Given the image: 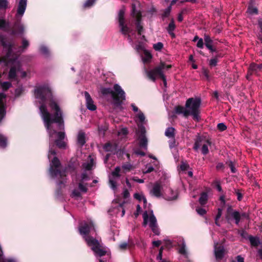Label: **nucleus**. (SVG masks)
<instances>
[{"mask_svg": "<svg viewBox=\"0 0 262 262\" xmlns=\"http://www.w3.org/2000/svg\"><path fill=\"white\" fill-rule=\"evenodd\" d=\"M208 200V194L206 192H202L199 199V203L202 205H205Z\"/></svg>", "mask_w": 262, "mask_h": 262, "instance_id": "obj_27", "label": "nucleus"}, {"mask_svg": "<svg viewBox=\"0 0 262 262\" xmlns=\"http://www.w3.org/2000/svg\"><path fill=\"white\" fill-rule=\"evenodd\" d=\"M29 45V41L25 38H23L22 40V46L21 48L23 50L26 49Z\"/></svg>", "mask_w": 262, "mask_h": 262, "instance_id": "obj_44", "label": "nucleus"}, {"mask_svg": "<svg viewBox=\"0 0 262 262\" xmlns=\"http://www.w3.org/2000/svg\"><path fill=\"white\" fill-rule=\"evenodd\" d=\"M180 167L182 171H185L188 168L189 165L185 163L182 162Z\"/></svg>", "mask_w": 262, "mask_h": 262, "instance_id": "obj_51", "label": "nucleus"}, {"mask_svg": "<svg viewBox=\"0 0 262 262\" xmlns=\"http://www.w3.org/2000/svg\"><path fill=\"white\" fill-rule=\"evenodd\" d=\"M143 225H149L152 232L156 235H159L160 231L157 226V220L153 214L152 211H150L149 213L145 211L143 214Z\"/></svg>", "mask_w": 262, "mask_h": 262, "instance_id": "obj_10", "label": "nucleus"}, {"mask_svg": "<svg viewBox=\"0 0 262 262\" xmlns=\"http://www.w3.org/2000/svg\"><path fill=\"white\" fill-rule=\"evenodd\" d=\"M72 196L73 197H80L81 196V194L80 192L78 190L74 189L72 191Z\"/></svg>", "mask_w": 262, "mask_h": 262, "instance_id": "obj_52", "label": "nucleus"}, {"mask_svg": "<svg viewBox=\"0 0 262 262\" xmlns=\"http://www.w3.org/2000/svg\"><path fill=\"white\" fill-rule=\"evenodd\" d=\"M171 10V6H168L166 9H165L163 13L162 14V17H168L170 13Z\"/></svg>", "mask_w": 262, "mask_h": 262, "instance_id": "obj_36", "label": "nucleus"}, {"mask_svg": "<svg viewBox=\"0 0 262 262\" xmlns=\"http://www.w3.org/2000/svg\"><path fill=\"white\" fill-rule=\"evenodd\" d=\"M85 134L82 131H79L77 135V144L82 146L85 143Z\"/></svg>", "mask_w": 262, "mask_h": 262, "instance_id": "obj_22", "label": "nucleus"}, {"mask_svg": "<svg viewBox=\"0 0 262 262\" xmlns=\"http://www.w3.org/2000/svg\"><path fill=\"white\" fill-rule=\"evenodd\" d=\"M217 128L220 131H224L226 129L227 127L223 123H220L217 124Z\"/></svg>", "mask_w": 262, "mask_h": 262, "instance_id": "obj_47", "label": "nucleus"}, {"mask_svg": "<svg viewBox=\"0 0 262 262\" xmlns=\"http://www.w3.org/2000/svg\"><path fill=\"white\" fill-rule=\"evenodd\" d=\"M103 148L106 151H115L117 149V145L115 143H107L104 145Z\"/></svg>", "mask_w": 262, "mask_h": 262, "instance_id": "obj_23", "label": "nucleus"}, {"mask_svg": "<svg viewBox=\"0 0 262 262\" xmlns=\"http://www.w3.org/2000/svg\"><path fill=\"white\" fill-rule=\"evenodd\" d=\"M24 90L22 86H19L15 90V95L16 97L19 96L23 93Z\"/></svg>", "mask_w": 262, "mask_h": 262, "instance_id": "obj_45", "label": "nucleus"}, {"mask_svg": "<svg viewBox=\"0 0 262 262\" xmlns=\"http://www.w3.org/2000/svg\"><path fill=\"white\" fill-rule=\"evenodd\" d=\"M241 215L238 211H234L231 207H228L226 214V219L228 221L234 219L235 224L238 225L241 220Z\"/></svg>", "mask_w": 262, "mask_h": 262, "instance_id": "obj_13", "label": "nucleus"}, {"mask_svg": "<svg viewBox=\"0 0 262 262\" xmlns=\"http://www.w3.org/2000/svg\"><path fill=\"white\" fill-rule=\"evenodd\" d=\"M0 40L4 48L7 50L6 56L0 59V64L3 63L4 66H10L8 73L9 79L17 81L19 77L25 78L27 76V73L23 70L21 64L18 57L11 56L12 47L14 45L6 40L3 36L0 37Z\"/></svg>", "mask_w": 262, "mask_h": 262, "instance_id": "obj_2", "label": "nucleus"}, {"mask_svg": "<svg viewBox=\"0 0 262 262\" xmlns=\"http://www.w3.org/2000/svg\"><path fill=\"white\" fill-rule=\"evenodd\" d=\"M125 10L124 8L120 9L118 15L120 31L124 35H127V39L130 42H133L134 39H138L137 36H141L143 33V27L140 24V19L141 17V13L136 10V4H132V15L136 19V27L138 33L136 34L135 31L132 30L128 28L125 23L124 19Z\"/></svg>", "mask_w": 262, "mask_h": 262, "instance_id": "obj_4", "label": "nucleus"}, {"mask_svg": "<svg viewBox=\"0 0 262 262\" xmlns=\"http://www.w3.org/2000/svg\"><path fill=\"white\" fill-rule=\"evenodd\" d=\"M132 180L134 181L137 182L139 183H143L144 182L143 179H140L138 178L137 177H133L132 178Z\"/></svg>", "mask_w": 262, "mask_h": 262, "instance_id": "obj_57", "label": "nucleus"}, {"mask_svg": "<svg viewBox=\"0 0 262 262\" xmlns=\"http://www.w3.org/2000/svg\"><path fill=\"white\" fill-rule=\"evenodd\" d=\"M80 234L84 238L88 246L91 247L94 252L95 256L101 257L106 255L108 258H110V253L108 249L104 246L96 238L90 236L89 234L94 231L95 232V227L92 221L84 222L79 227Z\"/></svg>", "mask_w": 262, "mask_h": 262, "instance_id": "obj_3", "label": "nucleus"}, {"mask_svg": "<svg viewBox=\"0 0 262 262\" xmlns=\"http://www.w3.org/2000/svg\"><path fill=\"white\" fill-rule=\"evenodd\" d=\"M131 106L133 108V110L135 112H137V113L139 112V111H140V110H139L137 106H136L135 104H131Z\"/></svg>", "mask_w": 262, "mask_h": 262, "instance_id": "obj_60", "label": "nucleus"}, {"mask_svg": "<svg viewBox=\"0 0 262 262\" xmlns=\"http://www.w3.org/2000/svg\"><path fill=\"white\" fill-rule=\"evenodd\" d=\"M145 128L142 126H139V130L138 132V139L139 140L140 146L146 149L147 146V139L145 136Z\"/></svg>", "mask_w": 262, "mask_h": 262, "instance_id": "obj_12", "label": "nucleus"}, {"mask_svg": "<svg viewBox=\"0 0 262 262\" xmlns=\"http://www.w3.org/2000/svg\"><path fill=\"white\" fill-rule=\"evenodd\" d=\"M7 145V139L6 138L0 135V147L5 148Z\"/></svg>", "mask_w": 262, "mask_h": 262, "instance_id": "obj_35", "label": "nucleus"}, {"mask_svg": "<svg viewBox=\"0 0 262 262\" xmlns=\"http://www.w3.org/2000/svg\"><path fill=\"white\" fill-rule=\"evenodd\" d=\"M261 70L262 64L251 63L248 69V73L246 76L247 79L250 80V76L252 75H255L258 76Z\"/></svg>", "mask_w": 262, "mask_h": 262, "instance_id": "obj_14", "label": "nucleus"}, {"mask_svg": "<svg viewBox=\"0 0 262 262\" xmlns=\"http://www.w3.org/2000/svg\"><path fill=\"white\" fill-rule=\"evenodd\" d=\"M95 0H87L83 5L85 8L90 7L92 6L95 3Z\"/></svg>", "mask_w": 262, "mask_h": 262, "instance_id": "obj_43", "label": "nucleus"}, {"mask_svg": "<svg viewBox=\"0 0 262 262\" xmlns=\"http://www.w3.org/2000/svg\"><path fill=\"white\" fill-rule=\"evenodd\" d=\"M163 48V44L161 42H159L157 43L154 44V45H153V48L156 51H161Z\"/></svg>", "mask_w": 262, "mask_h": 262, "instance_id": "obj_37", "label": "nucleus"}, {"mask_svg": "<svg viewBox=\"0 0 262 262\" xmlns=\"http://www.w3.org/2000/svg\"><path fill=\"white\" fill-rule=\"evenodd\" d=\"M100 92L103 96L110 95L116 106H119L125 99V92L121 86L117 84L114 86V91L110 88H102Z\"/></svg>", "mask_w": 262, "mask_h": 262, "instance_id": "obj_6", "label": "nucleus"}, {"mask_svg": "<svg viewBox=\"0 0 262 262\" xmlns=\"http://www.w3.org/2000/svg\"><path fill=\"white\" fill-rule=\"evenodd\" d=\"M154 170V168L152 166H149L147 170H146L145 171H143V173H149V172H151V171H152Z\"/></svg>", "mask_w": 262, "mask_h": 262, "instance_id": "obj_59", "label": "nucleus"}, {"mask_svg": "<svg viewBox=\"0 0 262 262\" xmlns=\"http://www.w3.org/2000/svg\"><path fill=\"white\" fill-rule=\"evenodd\" d=\"M258 25L260 29V33H258V37L259 40L261 41V43H262V18H260L258 19Z\"/></svg>", "mask_w": 262, "mask_h": 262, "instance_id": "obj_32", "label": "nucleus"}, {"mask_svg": "<svg viewBox=\"0 0 262 262\" xmlns=\"http://www.w3.org/2000/svg\"><path fill=\"white\" fill-rule=\"evenodd\" d=\"M135 49L138 52H139L141 51H143L144 52V51L145 50H144V47L142 43H141L140 42H139L138 43V44L136 46Z\"/></svg>", "mask_w": 262, "mask_h": 262, "instance_id": "obj_41", "label": "nucleus"}, {"mask_svg": "<svg viewBox=\"0 0 262 262\" xmlns=\"http://www.w3.org/2000/svg\"><path fill=\"white\" fill-rule=\"evenodd\" d=\"M125 172L129 171L134 168V166L129 163L124 164L122 166Z\"/></svg>", "mask_w": 262, "mask_h": 262, "instance_id": "obj_34", "label": "nucleus"}, {"mask_svg": "<svg viewBox=\"0 0 262 262\" xmlns=\"http://www.w3.org/2000/svg\"><path fill=\"white\" fill-rule=\"evenodd\" d=\"M129 193L127 190L125 189L123 191V196L125 198H127L129 196Z\"/></svg>", "mask_w": 262, "mask_h": 262, "instance_id": "obj_63", "label": "nucleus"}, {"mask_svg": "<svg viewBox=\"0 0 262 262\" xmlns=\"http://www.w3.org/2000/svg\"><path fill=\"white\" fill-rule=\"evenodd\" d=\"M152 244L154 246L159 247L161 244V242L160 241H154Z\"/></svg>", "mask_w": 262, "mask_h": 262, "instance_id": "obj_61", "label": "nucleus"}, {"mask_svg": "<svg viewBox=\"0 0 262 262\" xmlns=\"http://www.w3.org/2000/svg\"><path fill=\"white\" fill-rule=\"evenodd\" d=\"M170 68V65L166 66L164 63H161L159 66L156 67L152 70L148 71L145 69V72L148 78L153 81H155L156 78H161L164 86H166L167 83L165 77L163 74V70L165 69H169Z\"/></svg>", "mask_w": 262, "mask_h": 262, "instance_id": "obj_9", "label": "nucleus"}, {"mask_svg": "<svg viewBox=\"0 0 262 262\" xmlns=\"http://www.w3.org/2000/svg\"><path fill=\"white\" fill-rule=\"evenodd\" d=\"M34 95L40 104V113L50 139L48 155V158L50 159L51 156L56 155V152L53 149L54 143L60 148L66 147V143L62 140L65 138L64 132L57 133L56 130V129H64L62 113L59 106L53 99L51 89L48 85L36 86Z\"/></svg>", "mask_w": 262, "mask_h": 262, "instance_id": "obj_1", "label": "nucleus"}, {"mask_svg": "<svg viewBox=\"0 0 262 262\" xmlns=\"http://www.w3.org/2000/svg\"><path fill=\"white\" fill-rule=\"evenodd\" d=\"M258 10L256 8L250 6L248 8L247 12L250 14H257Z\"/></svg>", "mask_w": 262, "mask_h": 262, "instance_id": "obj_40", "label": "nucleus"}, {"mask_svg": "<svg viewBox=\"0 0 262 262\" xmlns=\"http://www.w3.org/2000/svg\"><path fill=\"white\" fill-rule=\"evenodd\" d=\"M141 211V208L139 205H138L137 206V210L136 212L135 213V215L137 217L139 214H140V212Z\"/></svg>", "mask_w": 262, "mask_h": 262, "instance_id": "obj_55", "label": "nucleus"}, {"mask_svg": "<svg viewBox=\"0 0 262 262\" xmlns=\"http://www.w3.org/2000/svg\"><path fill=\"white\" fill-rule=\"evenodd\" d=\"M163 247H161L160 250H159V254L158 255L157 257V259L158 260H162V251H163Z\"/></svg>", "mask_w": 262, "mask_h": 262, "instance_id": "obj_56", "label": "nucleus"}, {"mask_svg": "<svg viewBox=\"0 0 262 262\" xmlns=\"http://www.w3.org/2000/svg\"><path fill=\"white\" fill-rule=\"evenodd\" d=\"M9 24L7 23L4 19H0V29L8 32L9 31Z\"/></svg>", "mask_w": 262, "mask_h": 262, "instance_id": "obj_25", "label": "nucleus"}, {"mask_svg": "<svg viewBox=\"0 0 262 262\" xmlns=\"http://www.w3.org/2000/svg\"><path fill=\"white\" fill-rule=\"evenodd\" d=\"M144 57L143 58V61L144 62H149L152 56L151 54L148 52L147 50H145L144 52Z\"/></svg>", "mask_w": 262, "mask_h": 262, "instance_id": "obj_31", "label": "nucleus"}, {"mask_svg": "<svg viewBox=\"0 0 262 262\" xmlns=\"http://www.w3.org/2000/svg\"><path fill=\"white\" fill-rule=\"evenodd\" d=\"M202 147V152L203 155H206L208 153V146L210 145V142L208 140H203L201 138H199L196 140L194 145V149L197 150L200 146Z\"/></svg>", "mask_w": 262, "mask_h": 262, "instance_id": "obj_11", "label": "nucleus"}, {"mask_svg": "<svg viewBox=\"0 0 262 262\" xmlns=\"http://www.w3.org/2000/svg\"><path fill=\"white\" fill-rule=\"evenodd\" d=\"M183 19V12H181L179 14L178 16V20L180 22L182 21Z\"/></svg>", "mask_w": 262, "mask_h": 262, "instance_id": "obj_62", "label": "nucleus"}, {"mask_svg": "<svg viewBox=\"0 0 262 262\" xmlns=\"http://www.w3.org/2000/svg\"><path fill=\"white\" fill-rule=\"evenodd\" d=\"M249 239L250 242L251 244L253 246H257L259 244V240L258 238L256 237L250 236L249 237Z\"/></svg>", "mask_w": 262, "mask_h": 262, "instance_id": "obj_29", "label": "nucleus"}, {"mask_svg": "<svg viewBox=\"0 0 262 262\" xmlns=\"http://www.w3.org/2000/svg\"><path fill=\"white\" fill-rule=\"evenodd\" d=\"M109 183L111 188L115 190L117 189L116 181L112 179H110Z\"/></svg>", "mask_w": 262, "mask_h": 262, "instance_id": "obj_42", "label": "nucleus"}, {"mask_svg": "<svg viewBox=\"0 0 262 262\" xmlns=\"http://www.w3.org/2000/svg\"><path fill=\"white\" fill-rule=\"evenodd\" d=\"M177 243L179 247V253L183 255L185 257H187L188 253L186 250V245L184 239L182 237L179 238Z\"/></svg>", "mask_w": 262, "mask_h": 262, "instance_id": "obj_19", "label": "nucleus"}, {"mask_svg": "<svg viewBox=\"0 0 262 262\" xmlns=\"http://www.w3.org/2000/svg\"><path fill=\"white\" fill-rule=\"evenodd\" d=\"M222 214V209L219 208L217 214L215 217V224L218 226L219 225L217 224V220L221 217Z\"/></svg>", "mask_w": 262, "mask_h": 262, "instance_id": "obj_46", "label": "nucleus"}, {"mask_svg": "<svg viewBox=\"0 0 262 262\" xmlns=\"http://www.w3.org/2000/svg\"><path fill=\"white\" fill-rule=\"evenodd\" d=\"M94 158L91 156H89V160L87 162L84 163L82 164L83 168L85 170H90L94 166Z\"/></svg>", "mask_w": 262, "mask_h": 262, "instance_id": "obj_21", "label": "nucleus"}, {"mask_svg": "<svg viewBox=\"0 0 262 262\" xmlns=\"http://www.w3.org/2000/svg\"><path fill=\"white\" fill-rule=\"evenodd\" d=\"M11 86V83L10 82H4L1 83V88L4 91L7 90Z\"/></svg>", "mask_w": 262, "mask_h": 262, "instance_id": "obj_33", "label": "nucleus"}, {"mask_svg": "<svg viewBox=\"0 0 262 262\" xmlns=\"http://www.w3.org/2000/svg\"><path fill=\"white\" fill-rule=\"evenodd\" d=\"M150 193L156 197H160L163 194V186L161 183L160 182L155 183Z\"/></svg>", "mask_w": 262, "mask_h": 262, "instance_id": "obj_17", "label": "nucleus"}, {"mask_svg": "<svg viewBox=\"0 0 262 262\" xmlns=\"http://www.w3.org/2000/svg\"><path fill=\"white\" fill-rule=\"evenodd\" d=\"M8 5L7 0H0V9H6Z\"/></svg>", "mask_w": 262, "mask_h": 262, "instance_id": "obj_38", "label": "nucleus"}, {"mask_svg": "<svg viewBox=\"0 0 262 262\" xmlns=\"http://www.w3.org/2000/svg\"><path fill=\"white\" fill-rule=\"evenodd\" d=\"M90 180L88 172L85 171H84L80 176V180L78 184V188L79 190L83 192H86L87 191V187L86 184H83L84 181H86Z\"/></svg>", "mask_w": 262, "mask_h": 262, "instance_id": "obj_16", "label": "nucleus"}, {"mask_svg": "<svg viewBox=\"0 0 262 262\" xmlns=\"http://www.w3.org/2000/svg\"><path fill=\"white\" fill-rule=\"evenodd\" d=\"M197 47L202 49L204 47V42L202 38H200L196 44Z\"/></svg>", "mask_w": 262, "mask_h": 262, "instance_id": "obj_53", "label": "nucleus"}, {"mask_svg": "<svg viewBox=\"0 0 262 262\" xmlns=\"http://www.w3.org/2000/svg\"><path fill=\"white\" fill-rule=\"evenodd\" d=\"M136 117L138 119L139 123L141 124H139L138 126L141 125L143 126V124L145 123L146 122L145 120V117L141 111H139V112L136 114Z\"/></svg>", "mask_w": 262, "mask_h": 262, "instance_id": "obj_24", "label": "nucleus"}, {"mask_svg": "<svg viewBox=\"0 0 262 262\" xmlns=\"http://www.w3.org/2000/svg\"><path fill=\"white\" fill-rule=\"evenodd\" d=\"M217 60L216 58H213L210 60V65L211 66H215L217 64Z\"/></svg>", "mask_w": 262, "mask_h": 262, "instance_id": "obj_54", "label": "nucleus"}, {"mask_svg": "<svg viewBox=\"0 0 262 262\" xmlns=\"http://www.w3.org/2000/svg\"><path fill=\"white\" fill-rule=\"evenodd\" d=\"M84 96L88 109L93 111L96 110V106L94 104V101L89 93L87 92H84Z\"/></svg>", "mask_w": 262, "mask_h": 262, "instance_id": "obj_18", "label": "nucleus"}, {"mask_svg": "<svg viewBox=\"0 0 262 262\" xmlns=\"http://www.w3.org/2000/svg\"><path fill=\"white\" fill-rule=\"evenodd\" d=\"M175 25L174 24V21L172 20L170 23L169 24L168 27L167 28V31L168 33L172 37H174L175 35L173 33V31L175 29Z\"/></svg>", "mask_w": 262, "mask_h": 262, "instance_id": "obj_26", "label": "nucleus"}, {"mask_svg": "<svg viewBox=\"0 0 262 262\" xmlns=\"http://www.w3.org/2000/svg\"><path fill=\"white\" fill-rule=\"evenodd\" d=\"M174 128L173 127H168L166 129L165 134L168 138H173Z\"/></svg>", "mask_w": 262, "mask_h": 262, "instance_id": "obj_30", "label": "nucleus"}, {"mask_svg": "<svg viewBox=\"0 0 262 262\" xmlns=\"http://www.w3.org/2000/svg\"><path fill=\"white\" fill-rule=\"evenodd\" d=\"M236 261H233L232 262H244V259L241 255H238L236 258Z\"/></svg>", "mask_w": 262, "mask_h": 262, "instance_id": "obj_58", "label": "nucleus"}, {"mask_svg": "<svg viewBox=\"0 0 262 262\" xmlns=\"http://www.w3.org/2000/svg\"><path fill=\"white\" fill-rule=\"evenodd\" d=\"M120 170L121 168L120 167H116L112 173V176L114 177L119 178L120 177L119 172H120Z\"/></svg>", "mask_w": 262, "mask_h": 262, "instance_id": "obj_39", "label": "nucleus"}, {"mask_svg": "<svg viewBox=\"0 0 262 262\" xmlns=\"http://www.w3.org/2000/svg\"><path fill=\"white\" fill-rule=\"evenodd\" d=\"M40 52L44 55H48L49 51L48 48L45 46H41L40 49Z\"/></svg>", "mask_w": 262, "mask_h": 262, "instance_id": "obj_49", "label": "nucleus"}, {"mask_svg": "<svg viewBox=\"0 0 262 262\" xmlns=\"http://www.w3.org/2000/svg\"><path fill=\"white\" fill-rule=\"evenodd\" d=\"M27 0H19L18 2L15 18L16 21L14 25V29L12 30L11 34L15 35L17 33H23L24 27L23 25L19 24L22 16H23L26 7Z\"/></svg>", "mask_w": 262, "mask_h": 262, "instance_id": "obj_8", "label": "nucleus"}, {"mask_svg": "<svg viewBox=\"0 0 262 262\" xmlns=\"http://www.w3.org/2000/svg\"><path fill=\"white\" fill-rule=\"evenodd\" d=\"M229 166L231 168V171L233 172V173H234L235 172V168L233 167V163L232 162H231L229 164Z\"/></svg>", "mask_w": 262, "mask_h": 262, "instance_id": "obj_64", "label": "nucleus"}, {"mask_svg": "<svg viewBox=\"0 0 262 262\" xmlns=\"http://www.w3.org/2000/svg\"><path fill=\"white\" fill-rule=\"evenodd\" d=\"M196 211L198 214L203 215L206 213V210L202 208H198L196 209Z\"/></svg>", "mask_w": 262, "mask_h": 262, "instance_id": "obj_50", "label": "nucleus"}, {"mask_svg": "<svg viewBox=\"0 0 262 262\" xmlns=\"http://www.w3.org/2000/svg\"><path fill=\"white\" fill-rule=\"evenodd\" d=\"M60 163L59 160L54 157L51 161L50 167V174L53 179H57V184L59 186L61 187L62 185L66 182L67 178L65 171H61L59 170Z\"/></svg>", "mask_w": 262, "mask_h": 262, "instance_id": "obj_7", "label": "nucleus"}, {"mask_svg": "<svg viewBox=\"0 0 262 262\" xmlns=\"http://www.w3.org/2000/svg\"><path fill=\"white\" fill-rule=\"evenodd\" d=\"M204 41L206 48H207V49H208L211 52H214L215 49H213L212 46L213 40L210 38L209 35H204Z\"/></svg>", "mask_w": 262, "mask_h": 262, "instance_id": "obj_20", "label": "nucleus"}, {"mask_svg": "<svg viewBox=\"0 0 262 262\" xmlns=\"http://www.w3.org/2000/svg\"><path fill=\"white\" fill-rule=\"evenodd\" d=\"M128 247V244L126 243V242H124V243H122L121 244H120L119 245V249L121 250H124L125 249H126Z\"/></svg>", "mask_w": 262, "mask_h": 262, "instance_id": "obj_48", "label": "nucleus"}, {"mask_svg": "<svg viewBox=\"0 0 262 262\" xmlns=\"http://www.w3.org/2000/svg\"><path fill=\"white\" fill-rule=\"evenodd\" d=\"M201 102V99L199 98H189L186 102V108L178 106L175 108V112L177 114H183L186 117L191 115L193 119L199 121L200 119L199 114Z\"/></svg>", "mask_w": 262, "mask_h": 262, "instance_id": "obj_5", "label": "nucleus"}, {"mask_svg": "<svg viewBox=\"0 0 262 262\" xmlns=\"http://www.w3.org/2000/svg\"><path fill=\"white\" fill-rule=\"evenodd\" d=\"M134 198L139 200L140 202L143 201L144 205H145L147 203V200L146 198L142 193H135L134 194Z\"/></svg>", "mask_w": 262, "mask_h": 262, "instance_id": "obj_28", "label": "nucleus"}, {"mask_svg": "<svg viewBox=\"0 0 262 262\" xmlns=\"http://www.w3.org/2000/svg\"><path fill=\"white\" fill-rule=\"evenodd\" d=\"M217 243H214V252L216 259L220 261L224 257L225 254V250L223 246H217Z\"/></svg>", "mask_w": 262, "mask_h": 262, "instance_id": "obj_15", "label": "nucleus"}]
</instances>
